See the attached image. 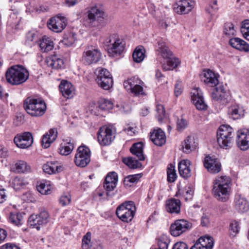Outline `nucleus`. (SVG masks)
<instances>
[{"label": "nucleus", "instance_id": "1", "mask_svg": "<svg viewBox=\"0 0 249 249\" xmlns=\"http://www.w3.org/2000/svg\"><path fill=\"white\" fill-rule=\"evenodd\" d=\"M231 179L226 176L217 177L213 182L212 193L218 201H227L230 197L231 186Z\"/></svg>", "mask_w": 249, "mask_h": 249}, {"label": "nucleus", "instance_id": "2", "mask_svg": "<svg viewBox=\"0 0 249 249\" xmlns=\"http://www.w3.org/2000/svg\"><path fill=\"white\" fill-rule=\"evenodd\" d=\"M5 76L9 83L12 85H19L28 79L29 72L22 66L15 65L7 71Z\"/></svg>", "mask_w": 249, "mask_h": 249}, {"label": "nucleus", "instance_id": "3", "mask_svg": "<svg viewBox=\"0 0 249 249\" xmlns=\"http://www.w3.org/2000/svg\"><path fill=\"white\" fill-rule=\"evenodd\" d=\"M217 142L223 148L228 149L233 142V129L228 125H222L217 132Z\"/></svg>", "mask_w": 249, "mask_h": 249}, {"label": "nucleus", "instance_id": "4", "mask_svg": "<svg viewBox=\"0 0 249 249\" xmlns=\"http://www.w3.org/2000/svg\"><path fill=\"white\" fill-rule=\"evenodd\" d=\"M136 211V207L132 201H125L117 207L116 214L123 222L128 223L133 219Z\"/></svg>", "mask_w": 249, "mask_h": 249}, {"label": "nucleus", "instance_id": "5", "mask_svg": "<svg viewBox=\"0 0 249 249\" xmlns=\"http://www.w3.org/2000/svg\"><path fill=\"white\" fill-rule=\"evenodd\" d=\"M24 107L29 114L36 117L43 115L46 110L45 102L40 99L27 98Z\"/></svg>", "mask_w": 249, "mask_h": 249}, {"label": "nucleus", "instance_id": "6", "mask_svg": "<svg viewBox=\"0 0 249 249\" xmlns=\"http://www.w3.org/2000/svg\"><path fill=\"white\" fill-rule=\"evenodd\" d=\"M104 12L96 6L87 9L83 14L82 19L84 24L87 27L95 26V22L103 18Z\"/></svg>", "mask_w": 249, "mask_h": 249}, {"label": "nucleus", "instance_id": "7", "mask_svg": "<svg viewBox=\"0 0 249 249\" xmlns=\"http://www.w3.org/2000/svg\"><path fill=\"white\" fill-rule=\"evenodd\" d=\"M110 57L119 58L124 49V43L117 34H114L110 37Z\"/></svg>", "mask_w": 249, "mask_h": 249}, {"label": "nucleus", "instance_id": "8", "mask_svg": "<svg viewBox=\"0 0 249 249\" xmlns=\"http://www.w3.org/2000/svg\"><path fill=\"white\" fill-rule=\"evenodd\" d=\"M90 161V151L89 149L85 145H81L77 150L75 155L74 162L75 164L80 167H85Z\"/></svg>", "mask_w": 249, "mask_h": 249}, {"label": "nucleus", "instance_id": "9", "mask_svg": "<svg viewBox=\"0 0 249 249\" xmlns=\"http://www.w3.org/2000/svg\"><path fill=\"white\" fill-rule=\"evenodd\" d=\"M102 57L101 52L97 49L87 50L83 53L81 61L86 65L98 63Z\"/></svg>", "mask_w": 249, "mask_h": 249}, {"label": "nucleus", "instance_id": "10", "mask_svg": "<svg viewBox=\"0 0 249 249\" xmlns=\"http://www.w3.org/2000/svg\"><path fill=\"white\" fill-rule=\"evenodd\" d=\"M192 224L188 221L181 219L176 220L170 226L171 234L177 237L190 230Z\"/></svg>", "mask_w": 249, "mask_h": 249}, {"label": "nucleus", "instance_id": "11", "mask_svg": "<svg viewBox=\"0 0 249 249\" xmlns=\"http://www.w3.org/2000/svg\"><path fill=\"white\" fill-rule=\"evenodd\" d=\"M195 5L194 0H177L174 4L173 9L175 13L179 15H184L189 13Z\"/></svg>", "mask_w": 249, "mask_h": 249}, {"label": "nucleus", "instance_id": "12", "mask_svg": "<svg viewBox=\"0 0 249 249\" xmlns=\"http://www.w3.org/2000/svg\"><path fill=\"white\" fill-rule=\"evenodd\" d=\"M14 141L18 147L25 149L32 145L33 139L31 133L26 132L17 135L14 138Z\"/></svg>", "mask_w": 249, "mask_h": 249}, {"label": "nucleus", "instance_id": "13", "mask_svg": "<svg viewBox=\"0 0 249 249\" xmlns=\"http://www.w3.org/2000/svg\"><path fill=\"white\" fill-rule=\"evenodd\" d=\"M67 25V19L61 16H57L51 18L48 22V28L53 31L61 32Z\"/></svg>", "mask_w": 249, "mask_h": 249}, {"label": "nucleus", "instance_id": "14", "mask_svg": "<svg viewBox=\"0 0 249 249\" xmlns=\"http://www.w3.org/2000/svg\"><path fill=\"white\" fill-rule=\"evenodd\" d=\"M238 147L242 150L249 148V130L246 129L239 130L236 140Z\"/></svg>", "mask_w": 249, "mask_h": 249}, {"label": "nucleus", "instance_id": "15", "mask_svg": "<svg viewBox=\"0 0 249 249\" xmlns=\"http://www.w3.org/2000/svg\"><path fill=\"white\" fill-rule=\"evenodd\" d=\"M192 101L197 109L199 110H205L208 106L204 101L201 90L199 88L193 89L192 92Z\"/></svg>", "mask_w": 249, "mask_h": 249}, {"label": "nucleus", "instance_id": "16", "mask_svg": "<svg viewBox=\"0 0 249 249\" xmlns=\"http://www.w3.org/2000/svg\"><path fill=\"white\" fill-rule=\"evenodd\" d=\"M204 165L210 173L213 174L218 173L221 169V163L217 160L209 156L205 157Z\"/></svg>", "mask_w": 249, "mask_h": 249}, {"label": "nucleus", "instance_id": "17", "mask_svg": "<svg viewBox=\"0 0 249 249\" xmlns=\"http://www.w3.org/2000/svg\"><path fill=\"white\" fill-rule=\"evenodd\" d=\"M213 100L221 104H225L228 102V95L223 86L215 88L211 94Z\"/></svg>", "mask_w": 249, "mask_h": 249}, {"label": "nucleus", "instance_id": "18", "mask_svg": "<svg viewBox=\"0 0 249 249\" xmlns=\"http://www.w3.org/2000/svg\"><path fill=\"white\" fill-rule=\"evenodd\" d=\"M201 80L208 86L214 87L219 82L218 78L215 73L210 70H205L201 75Z\"/></svg>", "mask_w": 249, "mask_h": 249}, {"label": "nucleus", "instance_id": "19", "mask_svg": "<svg viewBox=\"0 0 249 249\" xmlns=\"http://www.w3.org/2000/svg\"><path fill=\"white\" fill-rule=\"evenodd\" d=\"M97 82L103 89H109V71L107 69L101 68L99 70Z\"/></svg>", "mask_w": 249, "mask_h": 249}, {"label": "nucleus", "instance_id": "20", "mask_svg": "<svg viewBox=\"0 0 249 249\" xmlns=\"http://www.w3.org/2000/svg\"><path fill=\"white\" fill-rule=\"evenodd\" d=\"M235 209L240 213H243L249 210V203L247 199L241 195H236L234 201Z\"/></svg>", "mask_w": 249, "mask_h": 249}, {"label": "nucleus", "instance_id": "21", "mask_svg": "<svg viewBox=\"0 0 249 249\" xmlns=\"http://www.w3.org/2000/svg\"><path fill=\"white\" fill-rule=\"evenodd\" d=\"M60 91L63 96L67 99L71 98L74 95V88L69 82L63 80L59 85Z\"/></svg>", "mask_w": 249, "mask_h": 249}, {"label": "nucleus", "instance_id": "22", "mask_svg": "<svg viewBox=\"0 0 249 249\" xmlns=\"http://www.w3.org/2000/svg\"><path fill=\"white\" fill-rule=\"evenodd\" d=\"M97 140L102 147L109 144V126L104 125L100 127L97 133Z\"/></svg>", "mask_w": 249, "mask_h": 249}, {"label": "nucleus", "instance_id": "23", "mask_svg": "<svg viewBox=\"0 0 249 249\" xmlns=\"http://www.w3.org/2000/svg\"><path fill=\"white\" fill-rule=\"evenodd\" d=\"M46 63L49 67L55 70H61L65 67L63 59L57 55H53L47 58Z\"/></svg>", "mask_w": 249, "mask_h": 249}, {"label": "nucleus", "instance_id": "24", "mask_svg": "<svg viewBox=\"0 0 249 249\" xmlns=\"http://www.w3.org/2000/svg\"><path fill=\"white\" fill-rule=\"evenodd\" d=\"M151 141L157 146H161L165 143L166 137L164 132L160 128L154 130L150 133Z\"/></svg>", "mask_w": 249, "mask_h": 249}, {"label": "nucleus", "instance_id": "25", "mask_svg": "<svg viewBox=\"0 0 249 249\" xmlns=\"http://www.w3.org/2000/svg\"><path fill=\"white\" fill-rule=\"evenodd\" d=\"M57 136V131L55 128L51 129L48 132L43 135L42 138V145L47 148L49 147L50 144L53 142Z\"/></svg>", "mask_w": 249, "mask_h": 249}, {"label": "nucleus", "instance_id": "26", "mask_svg": "<svg viewBox=\"0 0 249 249\" xmlns=\"http://www.w3.org/2000/svg\"><path fill=\"white\" fill-rule=\"evenodd\" d=\"M190 161L188 160L180 161L178 164V169L180 176L186 178L191 176V171L190 168Z\"/></svg>", "mask_w": 249, "mask_h": 249}, {"label": "nucleus", "instance_id": "27", "mask_svg": "<svg viewBox=\"0 0 249 249\" xmlns=\"http://www.w3.org/2000/svg\"><path fill=\"white\" fill-rule=\"evenodd\" d=\"M229 44L234 48L246 52H249V45L243 39L234 37L230 39Z\"/></svg>", "mask_w": 249, "mask_h": 249}, {"label": "nucleus", "instance_id": "28", "mask_svg": "<svg viewBox=\"0 0 249 249\" xmlns=\"http://www.w3.org/2000/svg\"><path fill=\"white\" fill-rule=\"evenodd\" d=\"M157 51L164 59L167 60L173 55L172 51L166 46L165 42L162 39H160L158 41Z\"/></svg>", "mask_w": 249, "mask_h": 249}, {"label": "nucleus", "instance_id": "29", "mask_svg": "<svg viewBox=\"0 0 249 249\" xmlns=\"http://www.w3.org/2000/svg\"><path fill=\"white\" fill-rule=\"evenodd\" d=\"M198 143L194 136H189L184 141L182 144V148L184 152L189 153L192 151L196 149Z\"/></svg>", "mask_w": 249, "mask_h": 249}, {"label": "nucleus", "instance_id": "30", "mask_svg": "<svg viewBox=\"0 0 249 249\" xmlns=\"http://www.w3.org/2000/svg\"><path fill=\"white\" fill-rule=\"evenodd\" d=\"M229 114L233 119H238L244 116L245 110L243 107L238 104H234L229 108Z\"/></svg>", "mask_w": 249, "mask_h": 249}, {"label": "nucleus", "instance_id": "31", "mask_svg": "<svg viewBox=\"0 0 249 249\" xmlns=\"http://www.w3.org/2000/svg\"><path fill=\"white\" fill-rule=\"evenodd\" d=\"M200 249H212L213 246V240L211 236L200 237L195 244Z\"/></svg>", "mask_w": 249, "mask_h": 249}, {"label": "nucleus", "instance_id": "32", "mask_svg": "<svg viewBox=\"0 0 249 249\" xmlns=\"http://www.w3.org/2000/svg\"><path fill=\"white\" fill-rule=\"evenodd\" d=\"M181 202L179 199L171 198L166 201V208L170 213H178L180 211Z\"/></svg>", "mask_w": 249, "mask_h": 249}, {"label": "nucleus", "instance_id": "33", "mask_svg": "<svg viewBox=\"0 0 249 249\" xmlns=\"http://www.w3.org/2000/svg\"><path fill=\"white\" fill-rule=\"evenodd\" d=\"M40 50L42 53L51 51L54 47L53 41L48 37L43 36L40 39L38 43Z\"/></svg>", "mask_w": 249, "mask_h": 249}, {"label": "nucleus", "instance_id": "34", "mask_svg": "<svg viewBox=\"0 0 249 249\" xmlns=\"http://www.w3.org/2000/svg\"><path fill=\"white\" fill-rule=\"evenodd\" d=\"M43 171L48 174H55L62 170V167L58 165L57 161L48 162L43 166Z\"/></svg>", "mask_w": 249, "mask_h": 249}, {"label": "nucleus", "instance_id": "35", "mask_svg": "<svg viewBox=\"0 0 249 249\" xmlns=\"http://www.w3.org/2000/svg\"><path fill=\"white\" fill-rule=\"evenodd\" d=\"M180 64V61L179 59L173 55L170 58L167 60L166 63L162 64V68L164 71H171L177 68Z\"/></svg>", "mask_w": 249, "mask_h": 249}, {"label": "nucleus", "instance_id": "36", "mask_svg": "<svg viewBox=\"0 0 249 249\" xmlns=\"http://www.w3.org/2000/svg\"><path fill=\"white\" fill-rule=\"evenodd\" d=\"M143 143L139 142L133 144L130 149L131 153L136 156L140 160H144L145 159L143 154Z\"/></svg>", "mask_w": 249, "mask_h": 249}, {"label": "nucleus", "instance_id": "37", "mask_svg": "<svg viewBox=\"0 0 249 249\" xmlns=\"http://www.w3.org/2000/svg\"><path fill=\"white\" fill-rule=\"evenodd\" d=\"M16 171L18 173H28L31 171V166L24 160H18L15 164Z\"/></svg>", "mask_w": 249, "mask_h": 249}, {"label": "nucleus", "instance_id": "38", "mask_svg": "<svg viewBox=\"0 0 249 249\" xmlns=\"http://www.w3.org/2000/svg\"><path fill=\"white\" fill-rule=\"evenodd\" d=\"M142 174H137L128 175L125 177L124 179V184L125 186H131L137 183L142 177Z\"/></svg>", "mask_w": 249, "mask_h": 249}, {"label": "nucleus", "instance_id": "39", "mask_svg": "<svg viewBox=\"0 0 249 249\" xmlns=\"http://www.w3.org/2000/svg\"><path fill=\"white\" fill-rule=\"evenodd\" d=\"M144 53L145 50L142 46L137 47L132 55L134 61L136 63L142 62L145 57Z\"/></svg>", "mask_w": 249, "mask_h": 249}, {"label": "nucleus", "instance_id": "40", "mask_svg": "<svg viewBox=\"0 0 249 249\" xmlns=\"http://www.w3.org/2000/svg\"><path fill=\"white\" fill-rule=\"evenodd\" d=\"M28 183L25 179L17 176L12 181V186L15 190L17 191L24 188Z\"/></svg>", "mask_w": 249, "mask_h": 249}, {"label": "nucleus", "instance_id": "41", "mask_svg": "<svg viewBox=\"0 0 249 249\" xmlns=\"http://www.w3.org/2000/svg\"><path fill=\"white\" fill-rule=\"evenodd\" d=\"M74 148L73 143L71 141L62 143L58 149L59 152L62 155H68Z\"/></svg>", "mask_w": 249, "mask_h": 249}, {"label": "nucleus", "instance_id": "42", "mask_svg": "<svg viewBox=\"0 0 249 249\" xmlns=\"http://www.w3.org/2000/svg\"><path fill=\"white\" fill-rule=\"evenodd\" d=\"M9 221L16 226L22 225L23 222V218L20 213H11L9 216Z\"/></svg>", "mask_w": 249, "mask_h": 249}, {"label": "nucleus", "instance_id": "43", "mask_svg": "<svg viewBox=\"0 0 249 249\" xmlns=\"http://www.w3.org/2000/svg\"><path fill=\"white\" fill-rule=\"evenodd\" d=\"M123 161L124 164L132 169L139 168L142 166V163L138 160L132 157L124 158Z\"/></svg>", "mask_w": 249, "mask_h": 249}, {"label": "nucleus", "instance_id": "44", "mask_svg": "<svg viewBox=\"0 0 249 249\" xmlns=\"http://www.w3.org/2000/svg\"><path fill=\"white\" fill-rule=\"evenodd\" d=\"M240 231L239 223L236 220L232 221L230 225L229 235L231 238H233L236 236Z\"/></svg>", "mask_w": 249, "mask_h": 249}, {"label": "nucleus", "instance_id": "45", "mask_svg": "<svg viewBox=\"0 0 249 249\" xmlns=\"http://www.w3.org/2000/svg\"><path fill=\"white\" fill-rule=\"evenodd\" d=\"M167 181L169 182H174L177 177L175 166L170 164L167 168Z\"/></svg>", "mask_w": 249, "mask_h": 249}, {"label": "nucleus", "instance_id": "46", "mask_svg": "<svg viewBox=\"0 0 249 249\" xmlns=\"http://www.w3.org/2000/svg\"><path fill=\"white\" fill-rule=\"evenodd\" d=\"M170 242V239L167 236L165 235H161L158 239V248L155 249H168Z\"/></svg>", "mask_w": 249, "mask_h": 249}, {"label": "nucleus", "instance_id": "47", "mask_svg": "<svg viewBox=\"0 0 249 249\" xmlns=\"http://www.w3.org/2000/svg\"><path fill=\"white\" fill-rule=\"evenodd\" d=\"M138 80V78L134 77L128 79L124 82V88L127 91L130 92L137 84Z\"/></svg>", "mask_w": 249, "mask_h": 249}, {"label": "nucleus", "instance_id": "48", "mask_svg": "<svg viewBox=\"0 0 249 249\" xmlns=\"http://www.w3.org/2000/svg\"><path fill=\"white\" fill-rule=\"evenodd\" d=\"M241 32L243 37L249 40V20L246 19L242 23Z\"/></svg>", "mask_w": 249, "mask_h": 249}, {"label": "nucleus", "instance_id": "49", "mask_svg": "<svg viewBox=\"0 0 249 249\" xmlns=\"http://www.w3.org/2000/svg\"><path fill=\"white\" fill-rule=\"evenodd\" d=\"M75 39V34L73 33H70L65 35L63 42L65 45L70 46L74 43Z\"/></svg>", "mask_w": 249, "mask_h": 249}, {"label": "nucleus", "instance_id": "50", "mask_svg": "<svg viewBox=\"0 0 249 249\" xmlns=\"http://www.w3.org/2000/svg\"><path fill=\"white\" fill-rule=\"evenodd\" d=\"M157 114L156 116L159 122H162L165 116V110L161 105H158L156 107Z\"/></svg>", "mask_w": 249, "mask_h": 249}, {"label": "nucleus", "instance_id": "51", "mask_svg": "<svg viewBox=\"0 0 249 249\" xmlns=\"http://www.w3.org/2000/svg\"><path fill=\"white\" fill-rule=\"evenodd\" d=\"M110 191L114 190L118 182V175L115 172H110Z\"/></svg>", "mask_w": 249, "mask_h": 249}, {"label": "nucleus", "instance_id": "52", "mask_svg": "<svg viewBox=\"0 0 249 249\" xmlns=\"http://www.w3.org/2000/svg\"><path fill=\"white\" fill-rule=\"evenodd\" d=\"M36 188L37 191L42 195H48L51 193V187L48 184H46L45 183H40L39 185H37Z\"/></svg>", "mask_w": 249, "mask_h": 249}, {"label": "nucleus", "instance_id": "53", "mask_svg": "<svg viewBox=\"0 0 249 249\" xmlns=\"http://www.w3.org/2000/svg\"><path fill=\"white\" fill-rule=\"evenodd\" d=\"M91 246V233L88 232L82 239V248L83 249H89Z\"/></svg>", "mask_w": 249, "mask_h": 249}, {"label": "nucleus", "instance_id": "54", "mask_svg": "<svg viewBox=\"0 0 249 249\" xmlns=\"http://www.w3.org/2000/svg\"><path fill=\"white\" fill-rule=\"evenodd\" d=\"M235 31L233 24L231 22H227L225 24L224 28V33L228 36H233L234 35Z\"/></svg>", "mask_w": 249, "mask_h": 249}, {"label": "nucleus", "instance_id": "55", "mask_svg": "<svg viewBox=\"0 0 249 249\" xmlns=\"http://www.w3.org/2000/svg\"><path fill=\"white\" fill-rule=\"evenodd\" d=\"M28 223L31 227L36 228L38 230L40 229V225H39L37 219V215H31L28 219Z\"/></svg>", "mask_w": 249, "mask_h": 249}, {"label": "nucleus", "instance_id": "56", "mask_svg": "<svg viewBox=\"0 0 249 249\" xmlns=\"http://www.w3.org/2000/svg\"><path fill=\"white\" fill-rule=\"evenodd\" d=\"M71 201V196L70 194L67 193L61 196L59 199V202L62 206H65L69 204Z\"/></svg>", "mask_w": 249, "mask_h": 249}, {"label": "nucleus", "instance_id": "57", "mask_svg": "<svg viewBox=\"0 0 249 249\" xmlns=\"http://www.w3.org/2000/svg\"><path fill=\"white\" fill-rule=\"evenodd\" d=\"M187 122L184 119H178L177 122V129L178 131H182L187 126Z\"/></svg>", "mask_w": 249, "mask_h": 249}, {"label": "nucleus", "instance_id": "58", "mask_svg": "<svg viewBox=\"0 0 249 249\" xmlns=\"http://www.w3.org/2000/svg\"><path fill=\"white\" fill-rule=\"evenodd\" d=\"M99 107L103 110H107L108 109V105H109V101L104 98H100L98 102Z\"/></svg>", "mask_w": 249, "mask_h": 249}, {"label": "nucleus", "instance_id": "59", "mask_svg": "<svg viewBox=\"0 0 249 249\" xmlns=\"http://www.w3.org/2000/svg\"><path fill=\"white\" fill-rule=\"evenodd\" d=\"M40 221L44 225L48 222V219L49 218V214L46 211H41L38 214H37Z\"/></svg>", "mask_w": 249, "mask_h": 249}, {"label": "nucleus", "instance_id": "60", "mask_svg": "<svg viewBox=\"0 0 249 249\" xmlns=\"http://www.w3.org/2000/svg\"><path fill=\"white\" fill-rule=\"evenodd\" d=\"M130 92L135 95H142L143 94V88L137 83Z\"/></svg>", "mask_w": 249, "mask_h": 249}, {"label": "nucleus", "instance_id": "61", "mask_svg": "<svg viewBox=\"0 0 249 249\" xmlns=\"http://www.w3.org/2000/svg\"><path fill=\"white\" fill-rule=\"evenodd\" d=\"M172 249H188V247L183 242H178L174 244Z\"/></svg>", "mask_w": 249, "mask_h": 249}, {"label": "nucleus", "instance_id": "62", "mask_svg": "<svg viewBox=\"0 0 249 249\" xmlns=\"http://www.w3.org/2000/svg\"><path fill=\"white\" fill-rule=\"evenodd\" d=\"M124 131L130 136H133L136 131V127L128 125L124 129Z\"/></svg>", "mask_w": 249, "mask_h": 249}, {"label": "nucleus", "instance_id": "63", "mask_svg": "<svg viewBox=\"0 0 249 249\" xmlns=\"http://www.w3.org/2000/svg\"><path fill=\"white\" fill-rule=\"evenodd\" d=\"M186 194L185 195V200H188L191 199L194 194V190L192 188L189 186L187 189H186Z\"/></svg>", "mask_w": 249, "mask_h": 249}, {"label": "nucleus", "instance_id": "64", "mask_svg": "<svg viewBox=\"0 0 249 249\" xmlns=\"http://www.w3.org/2000/svg\"><path fill=\"white\" fill-rule=\"evenodd\" d=\"M0 249H20V248L14 244L7 243L2 246Z\"/></svg>", "mask_w": 249, "mask_h": 249}]
</instances>
